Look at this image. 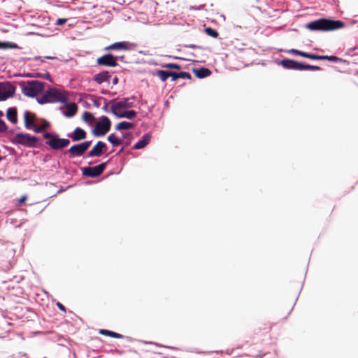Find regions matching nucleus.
Returning a JSON list of instances; mask_svg holds the SVG:
<instances>
[{
    "mask_svg": "<svg viewBox=\"0 0 358 358\" xmlns=\"http://www.w3.org/2000/svg\"><path fill=\"white\" fill-rule=\"evenodd\" d=\"M281 65L287 69L301 70V62L292 59H285L280 61Z\"/></svg>",
    "mask_w": 358,
    "mask_h": 358,
    "instance_id": "17",
    "label": "nucleus"
},
{
    "mask_svg": "<svg viewBox=\"0 0 358 358\" xmlns=\"http://www.w3.org/2000/svg\"><path fill=\"white\" fill-rule=\"evenodd\" d=\"M99 333L102 335L109 336L113 338H122V335L117 334L116 332L106 330V329H101L99 331Z\"/></svg>",
    "mask_w": 358,
    "mask_h": 358,
    "instance_id": "26",
    "label": "nucleus"
},
{
    "mask_svg": "<svg viewBox=\"0 0 358 358\" xmlns=\"http://www.w3.org/2000/svg\"><path fill=\"white\" fill-rule=\"evenodd\" d=\"M118 57L112 54H106L97 59L96 63L99 65L110 67H115L117 64Z\"/></svg>",
    "mask_w": 358,
    "mask_h": 358,
    "instance_id": "11",
    "label": "nucleus"
},
{
    "mask_svg": "<svg viewBox=\"0 0 358 358\" xmlns=\"http://www.w3.org/2000/svg\"><path fill=\"white\" fill-rule=\"evenodd\" d=\"M15 92V87L10 82H0V101L13 97Z\"/></svg>",
    "mask_w": 358,
    "mask_h": 358,
    "instance_id": "9",
    "label": "nucleus"
},
{
    "mask_svg": "<svg viewBox=\"0 0 358 358\" xmlns=\"http://www.w3.org/2000/svg\"><path fill=\"white\" fill-rule=\"evenodd\" d=\"M3 112L0 110V117H1V116H3Z\"/></svg>",
    "mask_w": 358,
    "mask_h": 358,
    "instance_id": "48",
    "label": "nucleus"
},
{
    "mask_svg": "<svg viewBox=\"0 0 358 358\" xmlns=\"http://www.w3.org/2000/svg\"><path fill=\"white\" fill-rule=\"evenodd\" d=\"M11 142L27 148H36L40 143V138L27 133H17L12 138Z\"/></svg>",
    "mask_w": 358,
    "mask_h": 358,
    "instance_id": "4",
    "label": "nucleus"
},
{
    "mask_svg": "<svg viewBox=\"0 0 358 358\" xmlns=\"http://www.w3.org/2000/svg\"><path fill=\"white\" fill-rule=\"evenodd\" d=\"M57 307L62 311H65L66 308L65 307L59 302L57 303Z\"/></svg>",
    "mask_w": 358,
    "mask_h": 358,
    "instance_id": "42",
    "label": "nucleus"
},
{
    "mask_svg": "<svg viewBox=\"0 0 358 358\" xmlns=\"http://www.w3.org/2000/svg\"><path fill=\"white\" fill-rule=\"evenodd\" d=\"M62 110V114L66 117H73L78 110V106L75 103H66L64 108L60 107Z\"/></svg>",
    "mask_w": 358,
    "mask_h": 358,
    "instance_id": "15",
    "label": "nucleus"
},
{
    "mask_svg": "<svg viewBox=\"0 0 358 358\" xmlns=\"http://www.w3.org/2000/svg\"><path fill=\"white\" fill-rule=\"evenodd\" d=\"M72 141L76 142L84 140L87 137L86 131L80 127H76L74 131L67 134Z\"/></svg>",
    "mask_w": 358,
    "mask_h": 358,
    "instance_id": "14",
    "label": "nucleus"
},
{
    "mask_svg": "<svg viewBox=\"0 0 358 358\" xmlns=\"http://www.w3.org/2000/svg\"><path fill=\"white\" fill-rule=\"evenodd\" d=\"M117 57H118V60H121V61H123V60H124V56Z\"/></svg>",
    "mask_w": 358,
    "mask_h": 358,
    "instance_id": "46",
    "label": "nucleus"
},
{
    "mask_svg": "<svg viewBox=\"0 0 358 358\" xmlns=\"http://www.w3.org/2000/svg\"><path fill=\"white\" fill-rule=\"evenodd\" d=\"M117 82H118V78L117 77H115L113 78V83L115 85L117 83Z\"/></svg>",
    "mask_w": 358,
    "mask_h": 358,
    "instance_id": "44",
    "label": "nucleus"
},
{
    "mask_svg": "<svg viewBox=\"0 0 358 358\" xmlns=\"http://www.w3.org/2000/svg\"><path fill=\"white\" fill-rule=\"evenodd\" d=\"M194 72L199 78H206L211 73L210 71L206 68H201L197 70H194Z\"/></svg>",
    "mask_w": 358,
    "mask_h": 358,
    "instance_id": "23",
    "label": "nucleus"
},
{
    "mask_svg": "<svg viewBox=\"0 0 358 358\" xmlns=\"http://www.w3.org/2000/svg\"><path fill=\"white\" fill-rule=\"evenodd\" d=\"M67 97L63 91L57 88L50 87L43 94L37 98V101L40 104L47 103H66Z\"/></svg>",
    "mask_w": 358,
    "mask_h": 358,
    "instance_id": "2",
    "label": "nucleus"
},
{
    "mask_svg": "<svg viewBox=\"0 0 358 358\" xmlns=\"http://www.w3.org/2000/svg\"><path fill=\"white\" fill-rule=\"evenodd\" d=\"M110 77L111 76L109 72L104 71L96 74L94 76V80L98 84H101L105 82L109 83Z\"/></svg>",
    "mask_w": 358,
    "mask_h": 358,
    "instance_id": "18",
    "label": "nucleus"
},
{
    "mask_svg": "<svg viewBox=\"0 0 358 358\" xmlns=\"http://www.w3.org/2000/svg\"><path fill=\"white\" fill-rule=\"evenodd\" d=\"M206 33L213 38H217L218 36V33L216 30L212 29L211 27H207L205 29Z\"/></svg>",
    "mask_w": 358,
    "mask_h": 358,
    "instance_id": "31",
    "label": "nucleus"
},
{
    "mask_svg": "<svg viewBox=\"0 0 358 358\" xmlns=\"http://www.w3.org/2000/svg\"><path fill=\"white\" fill-rule=\"evenodd\" d=\"M18 48L17 45L12 42H0V49H15Z\"/></svg>",
    "mask_w": 358,
    "mask_h": 358,
    "instance_id": "27",
    "label": "nucleus"
},
{
    "mask_svg": "<svg viewBox=\"0 0 358 358\" xmlns=\"http://www.w3.org/2000/svg\"><path fill=\"white\" fill-rule=\"evenodd\" d=\"M134 97L124 98L119 101H116L115 99L110 101L111 104L110 112L112 113L120 111L124 108H131L134 106Z\"/></svg>",
    "mask_w": 358,
    "mask_h": 358,
    "instance_id": "7",
    "label": "nucleus"
},
{
    "mask_svg": "<svg viewBox=\"0 0 358 358\" xmlns=\"http://www.w3.org/2000/svg\"><path fill=\"white\" fill-rule=\"evenodd\" d=\"M320 67L317 66H313L310 64H301V70L300 71H306V70H311V71H319L320 70Z\"/></svg>",
    "mask_w": 358,
    "mask_h": 358,
    "instance_id": "28",
    "label": "nucleus"
},
{
    "mask_svg": "<svg viewBox=\"0 0 358 358\" xmlns=\"http://www.w3.org/2000/svg\"><path fill=\"white\" fill-rule=\"evenodd\" d=\"M7 130L6 123L0 119V132H5Z\"/></svg>",
    "mask_w": 358,
    "mask_h": 358,
    "instance_id": "37",
    "label": "nucleus"
},
{
    "mask_svg": "<svg viewBox=\"0 0 358 358\" xmlns=\"http://www.w3.org/2000/svg\"><path fill=\"white\" fill-rule=\"evenodd\" d=\"M155 75L159 78V79L164 82L167 80L169 77H170L171 71H166L164 70H157L155 73Z\"/></svg>",
    "mask_w": 358,
    "mask_h": 358,
    "instance_id": "24",
    "label": "nucleus"
},
{
    "mask_svg": "<svg viewBox=\"0 0 358 358\" xmlns=\"http://www.w3.org/2000/svg\"><path fill=\"white\" fill-rule=\"evenodd\" d=\"M24 199H25V197L24 196V197L21 199V201H23Z\"/></svg>",
    "mask_w": 358,
    "mask_h": 358,
    "instance_id": "50",
    "label": "nucleus"
},
{
    "mask_svg": "<svg viewBox=\"0 0 358 358\" xmlns=\"http://www.w3.org/2000/svg\"><path fill=\"white\" fill-rule=\"evenodd\" d=\"M161 66L164 69H180L181 66L175 63H166L161 64Z\"/></svg>",
    "mask_w": 358,
    "mask_h": 358,
    "instance_id": "30",
    "label": "nucleus"
},
{
    "mask_svg": "<svg viewBox=\"0 0 358 358\" xmlns=\"http://www.w3.org/2000/svg\"><path fill=\"white\" fill-rule=\"evenodd\" d=\"M24 127L27 129H33L36 123V115L29 110H26L24 113Z\"/></svg>",
    "mask_w": 358,
    "mask_h": 358,
    "instance_id": "16",
    "label": "nucleus"
},
{
    "mask_svg": "<svg viewBox=\"0 0 358 358\" xmlns=\"http://www.w3.org/2000/svg\"><path fill=\"white\" fill-rule=\"evenodd\" d=\"M38 59H41V57H36L34 58V60H38Z\"/></svg>",
    "mask_w": 358,
    "mask_h": 358,
    "instance_id": "47",
    "label": "nucleus"
},
{
    "mask_svg": "<svg viewBox=\"0 0 358 358\" xmlns=\"http://www.w3.org/2000/svg\"><path fill=\"white\" fill-rule=\"evenodd\" d=\"M23 94L29 97H34L44 89V83L39 80H28L20 83Z\"/></svg>",
    "mask_w": 358,
    "mask_h": 358,
    "instance_id": "3",
    "label": "nucleus"
},
{
    "mask_svg": "<svg viewBox=\"0 0 358 358\" xmlns=\"http://www.w3.org/2000/svg\"><path fill=\"white\" fill-rule=\"evenodd\" d=\"M93 118V115L90 112H85L83 115V120L85 122L89 121Z\"/></svg>",
    "mask_w": 358,
    "mask_h": 358,
    "instance_id": "34",
    "label": "nucleus"
},
{
    "mask_svg": "<svg viewBox=\"0 0 358 358\" xmlns=\"http://www.w3.org/2000/svg\"><path fill=\"white\" fill-rule=\"evenodd\" d=\"M288 52L292 53V54L296 55H299V56H301V57H303L304 56V53H305V52H302L301 50H296V49H291V50H288Z\"/></svg>",
    "mask_w": 358,
    "mask_h": 358,
    "instance_id": "36",
    "label": "nucleus"
},
{
    "mask_svg": "<svg viewBox=\"0 0 358 358\" xmlns=\"http://www.w3.org/2000/svg\"><path fill=\"white\" fill-rule=\"evenodd\" d=\"M111 126L110 119L106 116L101 117L100 120L96 124L95 127L92 130V133L95 136H103L109 131Z\"/></svg>",
    "mask_w": 358,
    "mask_h": 358,
    "instance_id": "6",
    "label": "nucleus"
},
{
    "mask_svg": "<svg viewBox=\"0 0 358 358\" xmlns=\"http://www.w3.org/2000/svg\"><path fill=\"white\" fill-rule=\"evenodd\" d=\"M103 100H104V105H103V106L102 107V109H103L105 112L108 113V112L109 111V110H108V103L106 101V100L105 99H103Z\"/></svg>",
    "mask_w": 358,
    "mask_h": 358,
    "instance_id": "40",
    "label": "nucleus"
},
{
    "mask_svg": "<svg viewBox=\"0 0 358 358\" xmlns=\"http://www.w3.org/2000/svg\"><path fill=\"white\" fill-rule=\"evenodd\" d=\"M41 76L47 80H51V77H50V75L49 74V73L46 72L44 74H43V76Z\"/></svg>",
    "mask_w": 358,
    "mask_h": 358,
    "instance_id": "41",
    "label": "nucleus"
},
{
    "mask_svg": "<svg viewBox=\"0 0 358 358\" xmlns=\"http://www.w3.org/2000/svg\"><path fill=\"white\" fill-rule=\"evenodd\" d=\"M344 22L341 20L322 18L308 23L306 27L311 31H333L343 28Z\"/></svg>",
    "mask_w": 358,
    "mask_h": 358,
    "instance_id": "1",
    "label": "nucleus"
},
{
    "mask_svg": "<svg viewBox=\"0 0 358 358\" xmlns=\"http://www.w3.org/2000/svg\"><path fill=\"white\" fill-rule=\"evenodd\" d=\"M7 119L12 122L15 124L17 122V113L15 108H9L6 112Z\"/></svg>",
    "mask_w": 358,
    "mask_h": 358,
    "instance_id": "21",
    "label": "nucleus"
},
{
    "mask_svg": "<svg viewBox=\"0 0 358 358\" xmlns=\"http://www.w3.org/2000/svg\"><path fill=\"white\" fill-rule=\"evenodd\" d=\"M107 150V145L102 141H98L92 149L88 152V157H100Z\"/></svg>",
    "mask_w": 358,
    "mask_h": 358,
    "instance_id": "13",
    "label": "nucleus"
},
{
    "mask_svg": "<svg viewBox=\"0 0 358 358\" xmlns=\"http://www.w3.org/2000/svg\"><path fill=\"white\" fill-rule=\"evenodd\" d=\"M321 60H328L333 62H338L340 59L336 56L322 55Z\"/></svg>",
    "mask_w": 358,
    "mask_h": 358,
    "instance_id": "32",
    "label": "nucleus"
},
{
    "mask_svg": "<svg viewBox=\"0 0 358 358\" xmlns=\"http://www.w3.org/2000/svg\"><path fill=\"white\" fill-rule=\"evenodd\" d=\"M94 105H95L96 106L99 107V104H98V103L94 102Z\"/></svg>",
    "mask_w": 358,
    "mask_h": 358,
    "instance_id": "49",
    "label": "nucleus"
},
{
    "mask_svg": "<svg viewBox=\"0 0 358 358\" xmlns=\"http://www.w3.org/2000/svg\"><path fill=\"white\" fill-rule=\"evenodd\" d=\"M113 114L119 118H127L129 120H132L136 115V113L133 110H125L123 112H120V111H118L116 113L114 112V113H113Z\"/></svg>",
    "mask_w": 358,
    "mask_h": 358,
    "instance_id": "20",
    "label": "nucleus"
},
{
    "mask_svg": "<svg viewBox=\"0 0 358 358\" xmlns=\"http://www.w3.org/2000/svg\"><path fill=\"white\" fill-rule=\"evenodd\" d=\"M151 135L149 134H144L141 139H140L134 145V149L140 150L145 148L150 141Z\"/></svg>",
    "mask_w": 358,
    "mask_h": 358,
    "instance_id": "19",
    "label": "nucleus"
},
{
    "mask_svg": "<svg viewBox=\"0 0 358 358\" xmlns=\"http://www.w3.org/2000/svg\"><path fill=\"white\" fill-rule=\"evenodd\" d=\"M66 21H67V20L65 19V18H58L57 20V21H56L55 24H57V25H62L64 23H66Z\"/></svg>",
    "mask_w": 358,
    "mask_h": 358,
    "instance_id": "39",
    "label": "nucleus"
},
{
    "mask_svg": "<svg viewBox=\"0 0 358 358\" xmlns=\"http://www.w3.org/2000/svg\"><path fill=\"white\" fill-rule=\"evenodd\" d=\"M187 47L190 48H199L197 45H194V44H190V45H187Z\"/></svg>",
    "mask_w": 358,
    "mask_h": 358,
    "instance_id": "43",
    "label": "nucleus"
},
{
    "mask_svg": "<svg viewBox=\"0 0 358 358\" xmlns=\"http://www.w3.org/2000/svg\"><path fill=\"white\" fill-rule=\"evenodd\" d=\"M43 138L47 139L46 144L52 150H60L68 146L70 141L67 138H60L58 136H54L51 133L45 132L43 134Z\"/></svg>",
    "mask_w": 358,
    "mask_h": 358,
    "instance_id": "5",
    "label": "nucleus"
},
{
    "mask_svg": "<svg viewBox=\"0 0 358 358\" xmlns=\"http://www.w3.org/2000/svg\"><path fill=\"white\" fill-rule=\"evenodd\" d=\"M179 78L182 79H190L191 78V74L188 72H180L178 73Z\"/></svg>",
    "mask_w": 358,
    "mask_h": 358,
    "instance_id": "35",
    "label": "nucleus"
},
{
    "mask_svg": "<svg viewBox=\"0 0 358 358\" xmlns=\"http://www.w3.org/2000/svg\"><path fill=\"white\" fill-rule=\"evenodd\" d=\"M303 57L308 58L310 59H314V60H321L322 55H313V54L305 52Z\"/></svg>",
    "mask_w": 358,
    "mask_h": 358,
    "instance_id": "33",
    "label": "nucleus"
},
{
    "mask_svg": "<svg viewBox=\"0 0 358 358\" xmlns=\"http://www.w3.org/2000/svg\"><path fill=\"white\" fill-rule=\"evenodd\" d=\"M50 124L49 122H45L44 123V124L41 125V126H36V124H35L34 127L33 128V131L36 133V134H39V133H41L43 132L48 127H49Z\"/></svg>",
    "mask_w": 358,
    "mask_h": 358,
    "instance_id": "29",
    "label": "nucleus"
},
{
    "mask_svg": "<svg viewBox=\"0 0 358 358\" xmlns=\"http://www.w3.org/2000/svg\"><path fill=\"white\" fill-rule=\"evenodd\" d=\"M134 124L131 122H121L116 125L115 129L117 130H127L132 128Z\"/></svg>",
    "mask_w": 358,
    "mask_h": 358,
    "instance_id": "25",
    "label": "nucleus"
},
{
    "mask_svg": "<svg viewBox=\"0 0 358 358\" xmlns=\"http://www.w3.org/2000/svg\"><path fill=\"white\" fill-rule=\"evenodd\" d=\"M44 59H56L55 57H45Z\"/></svg>",
    "mask_w": 358,
    "mask_h": 358,
    "instance_id": "45",
    "label": "nucleus"
},
{
    "mask_svg": "<svg viewBox=\"0 0 358 358\" xmlns=\"http://www.w3.org/2000/svg\"><path fill=\"white\" fill-rule=\"evenodd\" d=\"M170 77H171L172 81H176V80H178L179 78L178 73H175V72L171 71Z\"/></svg>",
    "mask_w": 358,
    "mask_h": 358,
    "instance_id": "38",
    "label": "nucleus"
},
{
    "mask_svg": "<svg viewBox=\"0 0 358 358\" xmlns=\"http://www.w3.org/2000/svg\"><path fill=\"white\" fill-rule=\"evenodd\" d=\"M125 138L126 136H124L122 138H118L116 137L115 134H110L108 136V141L113 145V147H117L123 143Z\"/></svg>",
    "mask_w": 358,
    "mask_h": 358,
    "instance_id": "22",
    "label": "nucleus"
},
{
    "mask_svg": "<svg viewBox=\"0 0 358 358\" xmlns=\"http://www.w3.org/2000/svg\"><path fill=\"white\" fill-rule=\"evenodd\" d=\"M106 163H101L96 166H86L82 169L83 175L86 177L96 178L100 176L106 169Z\"/></svg>",
    "mask_w": 358,
    "mask_h": 358,
    "instance_id": "10",
    "label": "nucleus"
},
{
    "mask_svg": "<svg viewBox=\"0 0 358 358\" xmlns=\"http://www.w3.org/2000/svg\"><path fill=\"white\" fill-rule=\"evenodd\" d=\"M92 144L91 141L83 142L79 144L72 145L68 150L69 158L80 157L88 150Z\"/></svg>",
    "mask_w": 358,
    "mask_h": 358,
    "instance_id": "8",
    "label": "nucleus"
},
{
    "mask_svg": "<svg viewBox=\"0 0 358 358\" xmlns=\"http://www.w3.org/2000/svg\"><path fill=\"white\" fill-rule=\"evenodd\" d=\"M136 45L127 41L116 42L105 48L106 50H130L136 48Z\"/></svg>",
    "mask_w": 358,
    "mask_h": 358,
    "instance_id": "12",
    "label": "nucleus"
}]
</instances>
